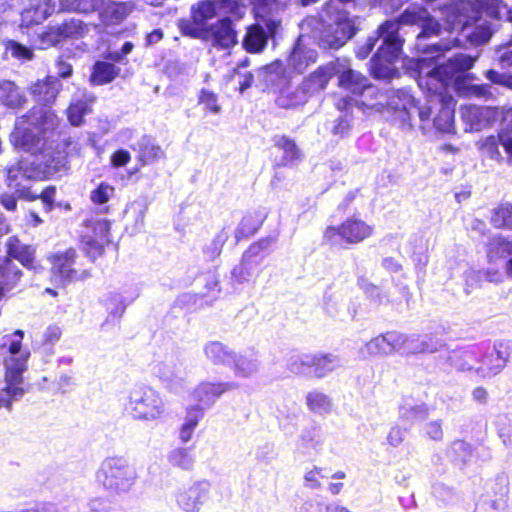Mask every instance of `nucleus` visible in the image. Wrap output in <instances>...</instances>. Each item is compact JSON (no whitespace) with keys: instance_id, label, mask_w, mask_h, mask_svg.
Here are the masks:
<instances>
[{"instance_id":"nucleus-26","label":"nucleus","mask_w":512,"mask_h":512,"mask_svg":"<svg viewBox=\"0 0 512 512\" xmlns=\"http://www.w3.org/2000/svg\"><path fill=\"white\" fill-rule=\"evenodd\" d=\"M512 256V237L501 234L492 236L486 245V258L489 264H496Z\"/></svg>"},{"instance_id":"nucleus-16","label":"nucleus","mask_w":512,"mask_h":512,"mask_svg":"<svg viewBox=\"0 0 512 512\" xmlns=\"http://www.w3.org/2000/svg\"><path fill=\"white\" fill-rule=\"evenodd\" d=\"M152 372L167 389L173 392L178 391L185 378L182 363L173 357L155 363Z\"/></svg>"},{"instance_id":"nucleus-32","label":"nucleus","mask_w":512,"mask_h":512,"mask_svg":"<svg viewBox=\"0 0 512 512\" xmlns=\"http://www.w3.org/2000/svg\"><path fill=\"white\" fill-rule=\"evenodd\" d=\"M206 358L214 365H231L235 352L219 341L207 342L203 347Z\"/></svg>"},{"instance_id":"nucleus-8","label":"nucleus","mask_w":512,"mask_h":512,"mask_svg":"<svg viewBox=\"0 0 512 512\" xmlns=\"http://www.w3.org/2000/svg\"><path fill=\"white\" fill-rule=\"evenodd\" d=\"M341 365V359L331 353L296 354L291 356L288 362L291 372L316 378H324Z\"/></svg>"},{"instance_id":"nucleus-18","label":"nucleus","mask_w":512,"mask_h":512,"mask_svg":"<svg viewBox=\"0 0 512 512\" xmlns=\"http://www.w3.org/2000/svg\"><path fill=\"white\" fill-rule=\"evenodd\" d=\"M494 107L467 105L461 108V117L470 131H480L495 124Z\"/></svg>"},{"instance_id":"nucleus-52","label":"nucleus","mask_w":512,"mask_h":512,"mask_svg":"<svg viewBox=\"0 0 512 512\" xmlns=\"http://www.w3.org/2000/svg\"><path fill=\"white\" fill-rule=\"evenodd\" d=\"M102 2L103 0H62V7L81 13H90L97 9L100 10Z\"/></svg>"},{"instance_id":"nucleus-55","label":"nucleus","mask_w":512,"mask_h":512,"mask_svg":"<svg viewBox=\"0 0 512 512\" xmlns=\"http://www.w3.org/2000/svg\"><path fill=\"white\" fill-rule=\"evenodd\" d=\"M501 138L498 136H488L480 142V149L487 157L493 160L500 161L502 159L499 145Z\"/></svg>"},{"instance_id":"nucleus-1","label":"nucleus","mask_w":512,"mask_h":512,"mask_svg":"<svg viewBox=\"0 0 512 512\" xmlns=\"http://www.w3.org/2000/svg\"><path fill=\"white\" fill-rule=\"evenodd\" d=\"M402 24L416 25L422 28L417 35L418 42L438 32V23L424 8H408L397 20L385 21L379 26L382 44L372 59L374 75L376 77L386 76V73L382 72V70L388 69L387 65L392 64L402 51L403 40L399 36Z\"/></svg>"},{"instance_id":"nucleus-49","label":"nucleus","mask_w":512,"mask_h":512,"mask_svg":"<svg viewBox=\"0 0 512 512\" xmlns=\"http://www.w3.org/2000/svg\"><path fill=\"white\" fill-rule=\"evenodd\" d=\"M477 7L491 19H501L507 12V5L503 0H477Z\"/></svg>"},{"instance_id":"nucleus-33","label":"nucleus","mask_w":512,"mask_h":512,"mask_svg":"<svg viewBox=\"0 0 512 512\" xmlns=\"http://www.w3.org/2000/svg\"><path fill=\"white\" fill-rule=\"evenodd\" d=\"M26 102L21 89L12 81H0V103L9 108H20Z\"/></svg>"},{"instance_id":"nucleus-7","label":"nucleus","mask_w":512,"mask_h":512,"mask_svg":"<svg viewBox=\"0 0 512 512\" xmlns=\"http://www.w3.org/2000/svg\"><path fill=\"white\" fill-rule=\"evenodd\" d=\"M96 479L108 492L121 495L128 493L134 486L137 473L126 459L111 457L102 462Z\"/></svg>"},{"instance_id":"nucleus-4","label":"nucleus","mask_w":512,"mask_h":512,"mask_svg":"<svg viewBox=\"0 0 512 512\" xmlns=\"http://www.w3.org/2000/svg\"><path fill=\"white\" fill-rule=\"evenodd\" d=\"M122 405L125 413L135 421L156 422L166 415V403L160 392L143 383L126 391Z\"/></svg>"},{"instance_id":"nucleus-19","label":"nucleus","mask_w":512,"mask_h":512,"mask_svg":"<svg viewBox=\"0 0 512 512\" xmlns=\"http://www.w3.org/2000/svg\"><path fill=\"white\" fill-rule=\"evenodd\" d=\"M356 33L353 22L346 18H339L330 24L322 36L323 44L329 48L337 49L344 45Z\"/></svg>"},{"instance_id":"nucleus-64","label":"nucleus","mask_w":512,"mask_h":512,"mask_svg":"<svg viewBox=\"0 0 512 512\" xmlns=\"http://www.w3.org/2000/svg\"><path fill=\"white\" fill-rule=\"evenodd\" d=\"M84 241L85 249L91 257L95 258L102 253L104 241L87 235L84 236Z\"/></svg>"},{"instance_id":"nucleus-9","label":"nucleus","mask_w":512,"mask_h":512,"mask_svg":"<svg viewBox=\"0 0 512 512\" xmlns=\"http://www.w3.org/2000/svg\"><path fill=\"white\" fill-rule=\"evenodd\" d=\"M337 72H339V61L320 66L293 92V99L288 101L286 97L281 96L278 99L279 105L288 108L304 104L307 100V95L324 90L330 79Z\"/></svg>"},{"instance_id":"nucleus-41","label":"nucleus","mask_w":512,"mask_h":512,"mask_svg":"<svg viewBox=\"0 0 512 512\" xmlns=\"http://www.w3.org/2000/svg\"><path fill=\"white\" fill-rule=\"evenodd\" d=\"M119 73V68L112 63L98 61L93 67L91 82L95 85H103L112 82Z\"/></svg>"},{"instance_id":"nucleus-25","label":"nucleus","mask_w":512,"mask_h":512,"mask_svg":"<svg viewBox=\"0 0 512 512\" xmlns=\"http://www.w3.org/2000/svg\"><path fill=\"white\" fill-rule=\"evenodd\" d=\"M60 81L53 76H48L44 80H38L30 87V93L34 100L42 105L54 103L61 90Z\"/></svg>"},{"instance_id":"nucleus-11","label":"nucleus","mask_w":512,"mask_h":512,"mask_svg":"<svg viewBox=\"0 0 512 512\" xmlns=\"http://www.w3.org/2000/svg\"><path fill=\"white\" fill-rule=\"evenodd\" d=\"M373 226L357 217L346 219L340 226H329L324 231V240L332 246L358 244L373 234Z\"/></svg>"},{"instance_id":"nucleus-59","label":"nucleus","mask_w":512,"mask_h":512,"mask_svg":"<svg viewBox=\"0 0 512 512\" xmlns=\"http://www.w3.org/2000/svg\"><path fill=\"white\" fill-rule=\"evenodd\" d=\"M199 103L204 105L206 109L214 114H218L221 111V107L218 104L217 95L209 90H201L199 95Z\"/></svg>"},{"instance_id":"nucleus-36","label":"nucleus","mask_w":512,"mask_h":512,"mask_svg":"<svg viewBox=\"0 0 512 512\" xmlns=\"http://www.w3.org/2000/svg\"><path fill=\"white\" fill-rule=\"evenodd\" d=\"M452 367L458 371H474L478 366V353L475 349L452 351L448 356Z\"/></svg>"},{"instance_id":"nucleus-51","label":"nucleus","mask_w":512,"mask_h":512,"mask_svg":"<svg viewBox=\"0 0 512 512\" xmlns=\"http://www.w3.org/2000/svg\"><path fill=\"white\" fill-rule=\"evenodd\" d=\"M228 238L229 233L225 229L219 231L211 240V242L204 247L203 252L205 256L209 260H214L216 257H218Z\"/></svg>"},{"instance_id":"nucleus-45","label":"nucleus","mask_w":512,"mask_h":512,"mask_svg":"<svg viewBox=\"0 0 512 512\" xmlns=\"http://www.w3.org/2000/svg\"><path fill=\"white\" fill-rule=\"evenodd\" d=\"M438 349V343L433 341L429 336H407V343L405 346V353H424L435 352Z\"/></svg>"},{"instance_id":"nucleus-61","label":"nucleus","mask_w":512,"mask_h":512,"mask_svg":"<svg viewBox=\"0 0 512 512\" xmlns=\"http://www.w3.org/2000/svg\"><path fill=\"white\" fill-rule=\"evenodd\" d=\"M204 416V410L199 405L191 406L186 411V417L184 420V425L189 427L190 429H194L197 427L199 421Z\"/></svg>"},{"instance_id":"nucleus-38","label":"nucleus","mask_w":512,"mask_h":512,"mask_svg":"<svg viewBox=\"0 0 512 512\" xmlns=\"http://www.w3.org/2000/svg\"><path fill=\"white\" fill-rule=\"evenodd\" d=\"M93 99L85 93L79 98H74L67 109V116L69 122L73 126H80L83 122V117L91 112V104Z\"/></svg>"},{"instance_id":"nucleus-30","label":"nucleus","mask_w":512,"mask_h":512,"mask_svg":"<svg viewBox=\"0 0 512 512\" xmlns=\"http://www.w3.org/2000/svg\"><path fill=\"white\" fill-rule=\"evenodd\" d=\"M399 421L405 425H413L415 422L424 420L428 416V407L423 403H415L410 398H405L399 405Z\"/></svg>"},{"instance_id":"nucleus-21","label":"nucleus","mask_w":512,"mask_h":512,"mask_svg":"<svg viewBox=\"0 0 512 512\" xmlns=\"http://www.w3.org/2000/svg\"><path fill=\"white\" fill-rule=\"evenodd\" d=\"M335 105L341 115L331 122L330 133L337 138H344L350 134L354 124L353 103L349 98L342 97Z\"/></svg>"},{"instance_id":"nucleus-44","label":"nucleus","mask_w":512,"mask_h":512,"mask_svg":"<svg viewBox=\"0 0 512 512\" xmlns=\"http://www.w3.org/2000/svg\"><path fill=\"white\" fill-rule=\"evenodd\" d=\"M63 38L80 39L85 37L89 31V25L80 19H69L58 26Z\"/></svg>"},{"instance_id":"nucleus-34","label":"nucleus","mask_w":512,"mask_h":512,"mask_svg":"<svg viewBox=\"0 0 512 512\" xmlns=\"http://www.w3.org/2000/svg\"><path fill=\"white\" fill-rule=\"evenodd\" d=\"M7 254L18 260L27 268L33 267L34 249L29 245L22 244L15 236L10 237L6 242Z\"/></svg>"},{"instance_id":"nucleus-43","label":"nucleus","mask_w":512,"mask_h":512,"mask_svg":"<svg viewBox=\"0 0 512 512\" xmlns=\"http://www.w3.org/2000/svg\"><path fill=\"white\" fill-rule=\"evenodd\" d=\"M192 18L204 25L208 20L218 16L216 0H203L192 6Z\"/></svg>"},{"instance_id":"nucleus-47","label":"nucleus","mask_w":512,"mask_h":512,"mask_svg":"<svg viewBox=\"0 0 512 512\" xmlns=\"http://www.w3.org/2000/svg\"><path fill=\"white\" fill-rule=\"evenodd\" d=\"M360 353L363 357L391 354L387 335L383 334L373 338L365 344Z\"/></svg>"},{"instance_id":"nucleus-50","label":"nucleus","mask_w":512,"mask_h":512,"mask_svg":"<svg viewBox=\"0 0 512 512\" xmlns=\"http://www.w3.org/2000/svg\"><path fill=\"white\" fill-rule=\"evenodd\" d=\"M6 53L19 61H30L34 57L33 50L15 40H7L4 43Z\"/></svg>"},{"instance_id":"nucleus-28","label":"nucleus","mask_w":512,"mask_h":512,"mask_svg":"<svg viewBox=\"0 0 512 512\" xmlns=\"http://www.w3.org/2000/svg\"><path fill=\"white\" fill-rule=\"evenodd\" d=\"M76 251L68 249L64 253L53 256V274L62 282L72 281L76 278L77 272L73 269Z\"/></svg>"},{"instance_id":"nucleus-37","label":"nucleus","mask_w":512,"mask_h":512,"mask_svg":"<svg viewBox=\"0 0 512 512\" xmlns=\"http://www.w3.org/2000/svg\"><path fill=\"white\" fill-rule=\"evenodd\" d=\"M268 35L259 24L248 27L243 40V47L249 53H259L266 47Z\"/></svg>"},{"instance_id":"nucleus-23","label":"nucleus","mask_w":512,"mask_h":512,"mask_svg":"<svg viewBox=\"0 0 512 512\" xmlns=\"http://www.w3.org/2000/svg\"><path fill=\"white\" fill-rule=\"evenodd\" d=\"M132 149L137 152V160L141 166H146L165 158L164 149L153 137L148 135L142 136L137 144L132 146Z\"/></svg>"},{"instance_id":"nucleus-58","label":"nucleus","mask_w":512,"mask_h":512,"mask_svg":"<svg viewBox=\"0 0 512 512\" xmlns=\"http://www.w3.org/2000/svg\"><path fill=\"white\" fill-rule=\"evenodd\" d=\"M105 305L110 315L115 317L121 316L126 309L123 296L115 292L109 293L107 295L105 299Z\"/></svg>"},{"instance_id":"nucleus-46","label":"nucleus","mask_w":512,"mask_h":512,"mask_svg":"<svg viewBox=\"0 0 512 512\" xmlns=\"http://www.w3.org/2000/svg\"><path fill=\"white\" fill-rule=\"evenodd\" d=\"M497 480L502 485L503 492L501 496L497 499H490L480 504L477 508L479 512H506L507 501L504 496L508 493V482L504 476H499Z\"/></svg>"},{"instance_id":"nucleus-57","label":"nucleus","mask_w":512,"mask_h":512,"mask_svg":"<svg viewBox=\"0 0 512 512\" xmlns=\"http://www.w3.org/2000/svg\"><path fill=\"white\" fill-rule=\"evenodd\" d=\"M178 27L183 35L192 38L204 39L205 28L201 23L196 22L193 18L192 20L180 19L178 22Z\"/></svg>"},{"instance_id":"nucleus-15","label":"nucleus","mask_w":512,"mask_h":512,"mask_svg":"<svg viewBox=\"0 0 512 512\" xmlns=\"http://www.w3.org/2000/svg\"><path fill=\"white\" fill-rule=\"evenodd\" d=\"M338 83L339 86L352 94L351 97H357L361 91L363 95L377 97L379 95V88L372 85L368 78L361 73L346 68V66L339 62Z\"/></svg>"},{"instance_id":"nucleus-39","label":"nucleus","mask_w":512,"mask_h":512,"mask_svg":"<svg viewBox=\"0 0 512 512\" xmlns=\"http://www.w3.org/2000/svg\"><path fill=\"white\" fill-rule=\"evenodd\" d=\"M305 400L308 409L314 414L326 415L332 411L333 403L331 398L319 390L308 392Z\"/></svg>"},{"instance_id":"nucleus-24","label":"nucleus","mask_w":512,"mask_h":512,"mask_svg":"<svg viewBox=\"0 0 512 512\" xmlns=\"http://www.w3.org/2000/svg\"><path fill=\"white\" fill-rule=\"evenodd\" d=\"M133 5L130 2L104 1L102 2L99 17L106 26L122 23L132 12Z\"/></svg>"},{"instance_id":"nucleus-60","label":"nucleus","mask_w":512,"mask_h":512,"mask_svg":"<svg viewBox=\"0 0 512 512\" xmlns=\"http://www.w3.org/2000/svg\"><path fill=\"white\" fill-rule=\"evenodd\" d=\"M62 38L58 27L49 28L40 35L41 48L46 49L47 47L54 46L58 44Z\"/></svg>"},{"instance_id":"nucleus-3","label":"nucleus","mask_w":512,"mask_h":512,"mask_svg":"<svg viewBox=\"0 0 512 512\" xmlns=\"http://www.w3.org/2000/svg\"><path fill=\"white\" fill-rule=\"evenodd\" d=\"M24 332L16 330L12 335L3 338L2 347H8L9 356L5 358L4 386L0 389V408H10L12 402L21 398L24 393L23 372L27 368L30 356L28 349L22 348Z\"/></svg>"},{"instance_id":"nucleus-14","label":"nucleus","mask_w":512,"mask_h":512,"mask_svg":"<svg viewBox=\"0 0 512 512\" xmlns=\"http://www.w3.org/2000/svg\"><path fill=\"white\" fill-rule=\"evenodd\" d=\"M211 483L197 480L187 488H180L174 495L177 507L182 512H200L209 498Z\"/></svg>"},{"instance_id":"nucleus-62","label":"nucleus","mask_w":512,"mask_h":512,"mask_svg":"<svg viewBox=\"0 0 512 512\" xmlns=\"http://www.w3.org/2000/svg\"><path fill=\"white\" fill-rule=\"evenodd\" d=\"M386 335L391 349V354L396 351L405 352L407 336L398 332H387Z\"/></svg>"},{"instance_id":"nucleus-2","label":"nucleus","mask_w":512,"mask_h":512,"mask_svg":"<svg viewBox=\"0 0 512 512\" xmlns=\"http://www.w3.org/2000/svg\"><path fill=\"white\" fill-rule=\"evenodd\" d=\"M63 166L62 152L47 142L35 155H28L7 169V183L20 196L28 197L30 180L48 178L59 172Z\"/></svg>"},{"instance_id":"nucleus-6","label":"nucleus","mask_w":512,"mask_h":512,"mask_svg":"<svg viewBox=\"0 0 512 512\" xmlns=\"http://www.w3.org/2000/svg\"><path fill=\"white\" fill-rule=\"evenodd\" d=\"M476 58L466 54H457L447 59L432 70L423 75V68L420 69L418 84L421 89H426L437 100L445 92L446 87L459 78V74L469 70Z\"/></svg>"},{"instance_id":"nucleus-13","label":"nucleus","mask_w":512,"mask_h":512,"mask_svg":"<svg viewBox=\"0 0 512 512\" xmlns=\"http://www.w3.org/2000/svg\"><path fill=\"white\" fill-rule=\"evenodd\" d=\"M512 354V340L496 342L493 349L485 353L475 368V374L482 379L498 375L506 366Z\"/></svg>"},{"instance_id":"nucleus-17","label":"nucleus","mask_w":512,"mask_h":512,"mask_svg":"<svg viewBox=\"0 0 512 512\" xmlns=\"http://www.w3.org/2000/svg\"><path fill=\"white\" fill-rule=\"evenodd\" d=\"M204 40L219 49H229L234 46L237 43V33L232 21L224 17L205 28Z\"/></svg>"},{"instance_id":"nucleus-53","label":"nucleus","mask_w":512,"mask_h":512,"mask_svg":"<svg viewBox=\"0 0 512 512\" xmlns=\"http://www.w3.org/2000/svg\"><path fill=\"white\" fill-rule=\"evenodd\" d=\"M454 110L442 106L438 115L433 119L434 127L441 132L450 133L453 130Z\"/></svg>"},{"instance_id":"nucleus-56","label":"nucleus","mask_w":512,"mask_h":512,"mask_svg":"<svg viewBox=\"0 0 512 512\" xmlns=\"http://www.w3.org/2000/svg\"><path fill=\"white\" fill-rule=\"evenodd\" d=\"M114 193L115 189L112 185L101 182L96 189L91 191L90 199L94 204L102 205L107 203Z\"/></svg>"},{"instance_id":"nucleus-54","label":"nucleus","mask_w":512,"mask_h":512,"mask_svg":"<svg viewBox=\"0 0 512 512\" xmlns=\"http://www.w3.org/2000/svg\"><path fill=\"white\" fill-rule=\"evenodd\" d=\"M218 14H231L237 18L243 17L246 6L241 0H216Z\"/></svg>"},{"instance_id":"nucleus-12","label":"nucleus","mask_w":512,"mask_h":512,"mask_svg":"<svg viewBox=\"0 0 512 512\" xmlns=\"http://www.w3.org/2000/svg\"><path fill=\"white\" fill-rule=\"evenodd\" d=\"M28 117L22 116L17 119L15 128L10 135L12 144L29 155H35L46 145L48 128L42 129L35 124H28Z\"/></svg>"},{"instance_id":"nucleus-63","label":"nucleus","mask_w":512,"mask_h":512,"mask_svg":"<svg viewBox=\"0 0 512 512\" xmlns=\"http://www.w3.org/2000/svg\"><path fill=\"white\" fill-rule=\"evenodd\" d=\"M495 123L499 122L504 128L512 129V108L511 107H494Z\"/></svg>"},{"instance_id":"nucleus-29","label":"nucleus","mask_w":512,"mask_h":512,"mask_svg":"<svg viewBox=\"0 0 512 512\" xmlns=\"http://www.w3.org/2000/svg\"><path fill=\"white\" fill-rule=\"evenodd\" d=\"M317 52L301 43L299 38L291 54L288 57V66L298 73H302L307 67L316 62Z\"/></svg>"},{"instance_id":"nucleus-35","label":"nucleus","mask_w":512,"mask_h":512,"mask_svg":"<svg viewBox=\"0 0 512 512\" xmlns=\"http://www.w3.org/2000/svg\"><path fill=\"white\" fill-rule=\"evenodd\" d=\"M353 103V108L358 109L363 114L382 112L385 109V93L379 89L377 97L363 95V91L357 97H348Z\"/></svg>"},{"instance_id":"nucleus-10","label":"nucleus","mask_w":512,"mask_h":512,"mask_svg":"<svg viewBox=\"0 0 512 512\" xmlns=\"http://www.w3.org/2000/svg\"><path fill=\"white\" fill-rule=\"evenodd\" d=\"M455 12V21L462 25V33L474 45L486 43L492 36V25L487 20L476 18L474 25L470 24L468 13L473 11V4L467 0H458L447 7Z\"/></svg>"},{"instance_id":"nucleus-5","label":"nucleus","mask_w":512,"mask_h":512,"mask_svg":"<svg viewBox=\"0 0 512 512\" xmlns=\"http://www.w3.org/2000/svg\"><path fill=\"white\" fill-rule=\"evenodd\" d=\"M432 101L420 104L406 89H399L385 94V108L394 113V120L399 122L402 130L411 131L414 127L413 119L417 115L420 128L424 131L430 123L432 114Z\"/></svg>"},{"instance_id":"nucleus-22","label":"nucleus","mask_w":512,"mask_h":512,"mask_svg":"<svg viewBox=\"0 0 512 512\" xmlns=\"http://www.w3.org/2000/svg\"><path fill=\"white\" fill-rule=\"evenodd\" d=\"M231 368L236 377L248 379L257 375L260 369V360L254 349L245 350L236 354L231 360Z\"/></svg>"},{"instance_id":"nucleus-40","label":"nucleus","mask_w":512,"mask_h":512,"mask_svg":"<svg viewBox=\"0 0 512 512\" xmlns=\"http://www.w3.org/2000/svg\"><path fill=\"white\" fill-rule=\"evenodd\" d=\"M490 222L497 229L512 230V203H500L492 209Z\"/></svg>"},{"instance_id":"nucleus-27","label":"nucleus","mask_w":512,"mask_h":512,"mask_svg":"<svg viewBox=\"0 0 512 512\" xmlns=\"http://www.w3.org/2000/svg\"><path fill=\"white\" fill-rule=\"evenodd\" d=\"M56 8L55 0H38L37 4L24 9L21 13V22L24 26H31L43 22Z\"/></svg>"},{"instance_id":"nucleus-42","label":"nucleus","mask_w":512,"mask_h":512,"mask_svg":"<svg viewBox=\"0 0 512 512\" xmlns=\"http://www.w3.org/2000/svg\"><path fill=\"white\" fill-rule=\"evenodd\" d=\"M275 147L283 152V163H292L301 158V151L295 141L285 135H276L273 138Z\"/></svg>"},{"instance_id":"nucleus-31","label":"nucleus","mask_w":512,"mask_h":512,"mask_svg":"<svg viewBox=\"0 0 512 512\" xmlns=\"http://www.w3.org/2000/svg\"><path fill=\"white\" fill-rule=\"evenodd\" d=\"M21 275V270L11 259L6 258L0 264V300L18 285Z\"/></svg>"},{"instance_id":"nucleus-20","label":"nucleus","mask_w":512,"mask_h":512,"mask_svg":"<svg viewBox=\"0 0 512 512\" xmlns=\"http://www.w3.org/2000/svg\"><path fill=\"white\" fill-rule=\"evenodd\" d=\"M234 384L231 382H201L192 391L191 397L194 401L198 402L202 406L201 408L211 407L215 401L226 391L234 388Z\"/></svg>"},{"instance_id":"nucleus-48","label":"nucleus","mask_w":512,"mask_h":512,"mask_svg":"<svg viewBox=\"0 0 512 512\" xmlns=\"http://www.w3.org/2000/svg\"><path fill=\"white\" fill-rule=\"evenodd\" d=\"M167 459L172 466L183 470L192 469L195 463L192 450H170Z\"/></svg>"}]
</instances>
